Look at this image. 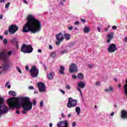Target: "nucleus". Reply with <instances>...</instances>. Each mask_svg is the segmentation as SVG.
<instances>
[{
    "instance_id": "f257e3e1",
    "label": "nucleus",
    "mask_w": 127,
    "mask_h": 127,
    "mask_svg": "<svg viewBox=\"0 0 127 127\" xmlns=\"http://www.w3.org/2000/svg\"><path fill=\"white\" fill-rule=\"evenodd\" d=\"M14 100V104L12 103ZM7 103L9 106L8 110H14L16 109V114L19 115V110L23 108L21 113L23 115H27V112L32 110V102L28 97H14L13 99L9 98L7 100Z\"/></svg>"
},
{
    "instance_id": "f03ea898",
    "label": "nucleus",
    "mask_w": 127,
    "mask_h": 127,
    "mask_svg": "<svg viewBox=\"0 0 127 127\" xmlns=\"http://www.w3.org/2000/svg\"><path fill=\"white\" fill-rule=\"evenodd\" d=\"M27 23L23 28V32L26 33L31 31L32 33H36L41 30V23L35 19L34 16L29 15L27 18Z\"/></svg>"
},
{
    "instance_id": "7ed1b4c3",
    "label": "nucleus",
    "mask_w": 127,
    "mask_h": 127,
    "mask_svg": "<svg viewBox=\"0 0 127 127\" xmlns=\"http://www.w3.org/2000/svg\"><path fill=\"white\" fill-rule=\"evenodd\" d=\"M0 58L4 61V64L2 66L3 70L4 71L9 70L12 66V63L7 60V56L5 54V52H0Z\"/></svg>"
},
{
    "instance_id": "20e7f679",
    "label": "nucleus",
    "mask_w": 127,
    "mask_h": 127,
    "mask_svg": "<svg viewBox=\"0 0 127 127\" xmlns=\"http://www.w3.org/2000/svg\"><path fill=\"white\" fill-rule=\"evenodd\" d=\"M9 112L8 107L4 105V99L0 95V118H1L2 115H5Z\"/></svg>"
},
{
    "instance_id": "39448f33",
    "label": "nucleus",
    "mask_w": 127,
    "mask_h": 127,
    "mask_svg": "<svg viewBox=\"0 0 127 127\" xmlns=\"http://www.w3.org/2000/svg\"><path fill=\"white\" fill-rule=\"evenodd\" d=\"M18 26H16V25L12 24L9 27L8 31H5L4 34L5 35H7L8 32H9L10 34H14L18 30Z\"/></svg>"
},
{
    "instance_id": "423d86ee",
    "label": "nucleus",
    "mask_w": 127,
    "mask_h": 127,
    "mask_svg": "<svg viewBox=\"0 0 127 127\" xmlns=\"http://www.w3.org/2000/svg\"><path fill=\"white\" fill-rule=\"evenodd\" d=\"M21 51L23 53H31L33 51V48L30 45H26L23 44L21 48Z\"/></svg>"
},
{
    "instance_id": "0eeeda50",
    "label": "nucleus",
    "mask_w": 127,
    "mask_h": 127,
    "mask_svg": "<svg viewBox=\"0 0 127 127\" xmlns=\"http://www.w3.org/2000/svg\"><path fill=\"white\" fill-rule=\"evenodd\" d=\"M29 73H30L32 78H36L38 76V74H39V69H37L36 66H33L29 70Z\"/></svg>"
},
{
    "instance_id": "6e6552de",
    "label": "nucleus",
    "mask_w": 127,
    "mask_h": 127,
    "mask_svg": "<svg viewBox=\"0 0 127 127\" xmlns=\"http://www.w3.org/2000/svg\"><path fill=\"white\" fill-rule=\"evenodd\" d=\"M77 100H74L73 98L70 97L68 98V102L67 103V107L69 109L74 108L77 106Z\"/></svg>"
},
{
    "instance_id": "1a4fd4ad",
    "label": "nucleus",
    "mask_w": 127,
    "mask_h": 127,
    "mask_svg": "<svg viewBox=\"0 0 127 127\" xmlns=\"http://www.w3.org/2000/svg\"><path fill=\"white\" fill-rule=\"evenodd\" d=\"M117 49L118 48H117V46H116L115 44H111L108 46L107 51H108L109 53H114Z\"/></svg>"
},
{
    "instance_id": "9d476101",
    "label": "nucleus",
    "mask_w": 127,
    "mask_h": 127,
    "mask_svg": "<svg viewBox=\"0 0 127 127\" xmlns=\"http://www.w3.org/2000/svg\"><path fill=\"white\" fill-rule=\"evenodd\" d=\"M37 85L39 88V91L41 93H44V92H45V90H46V86H45V84L42 82H39L37 83Z\"/></svg>"
},
{
    "instance_id": "9b49d317",
    "label": "nucleus",
    "mask_w": 127,
    "mask_h": 127,
    "mask_svg": "<svg viewBox=\"0 0 127 127\" xmlns=\"http://www.w3.org/2000/svg\"><path fill=\"white\" fill-rule=\"evenodd\" d=\"M68 121L64 120L60 121L59 123L57 124L58 127H69L68 126Z\"/></svg>"
},
{
    "instance_id": "f8f14e48",
    "label": "nucleus",
    "mask_w": 127,
    "mask_h": 127,
    "mask_svg": "<svg viewBox=\"0 0 127 127\" xmlns=\"http://www.w3.org/2000/svg\"><path fill=\"white\" fill-rule=\"evenodd\" d=\"M77 65L75 64H71L69 66V72L71 73H74V72H77Z\"/></svg>"
},
{
    "instance_id": "ddd939ff",
    "label": "nucleus",
    "mask_w": 127,
    "mask_h": 127,
    "mask_svg": "<svg viewBox=\"0 0 127 127\" xmlns=\"http://www.w3.org/2000/svg\"><path fill=\"white\" fill-rule=\"evenodd\" d=\"M56 38L58 41H63L64 40V35L62 33H59L56 35Z\"/></svg>"
},
{
    "instance_id": "4468645a",
    "label": "nucleus",
    "mask_w": 127,
    "mask_h": 127,
    "mask_svg": "<svg viewBox=\"0 0 127 127\" xmlns=\"http://www.w3.org/2000/svg\"><path fill=\"white\" fill-rule=\"evenodd\" d=\"M121 118L127 119V111L126 110H124L121 111Z\"/></svg>"
},
{
    "instance_id": "2eb2a0df",
    "label": "nucleus",
    "mask_w": 127,
    "mask_h": 127,
    "mask_svg": "<svg viewBox=\"0 0 127 127\" xmlns=\"http://www.w3.org/2000/svg\"><path fill=\"white\" fill-rule=\"evenodd\" d=\"M113 37H114V33H111L108 34V35L107 36L108 43H110V42H111V40H112L113 39Z\"/></svg>"
},
{
    "instance_id": "dca6fc26",
    "label": "nucleus",
    "mask_w": 127,
    "mask_h": 127,
    "mask_svg": "<svg viewBox=\"0 0 127 127\" xmlns=\"http://www.w3.org/2000/svg\"><path fill=\"white\" fill-rule=\"evenodd\" d=\"M85 86L86 85L85 84L84 82L82 81H80L78 83V87H79V88H81V89H84Z\"/></svg>"
},
{
    "instance_id": "f3484780",
    "label": "nucleus",
    "mask_w": 127,
    "mask_h": 127,
    "mask_svg": "<svg viewBox=\"0 0 127 127\" xmlns=\"http://www.w3.org/2000/svg\"><path fill=\"white\" fill-rule=\"evenodd\" d=\"M64 38L66 40H70V38L71 37V35L68 33H64Z\"/></svg>"
},
{
    "instance_id": "a211bd4d",
    "label": "nucleus",
    "mask_w": 127,
    "mask_h": 127,
    "mask_svg": "<svg viewBox=\"0 0 127 127\" xmlns=\"http://www.w3.org/2000/svg\"><path fill=\"white\" fill-rule=\"evenodd\" d=\"M54 75V72H52L50 73L48 75V78L49 80H52L53 79V78H54V77L53 76V75Z\"/></svg>"
},
{
    "instance_id": "6ab92c4d",
    "label": "nucleus",
    "mask_w": 127,
    "mask_h": 127,
    "mask_svg": "<svg viewBox=\"0 0 127 127\" xmlns=\"http://www.w3.org/2000/svg\"><path fill=\"white\" fill-rule=\"evenodd\" d=\"M69 52V51L67 49L63 50L60 52V55H64V54H66Z\"/></svg>"
},
{
    "instance_id": "aec40b11",
    "label": "nucleus",
    "mask_w": 127,
    "mask_h": 127,
    "mask_svg": "<svg viewBox=\"0 0 127 127\" xmlns=\"http://www.w3.org/2000/svg\"><path fill=\"white\" fill-rule=\"evenodd\" d=\"M105 92L107 93H110V92H113L114 91V88L113 87L110 86L109 88H106L105 89Z\"/></svg>"
},
{
    "instance_id": "412c9836",
    "label": "nucleus",
    "mask_w": 127,
    "mask_h": 127,
    "mask_svg": "<svg viewBox=\"0 0 127 127\" xmlns=\"http://www.w3.org/2000/svg\"><path fill=\"white\" fill-rule=\"evenodd\" d=\"M8 94L9 95L12 96V97L16 96V93L14 91H9Z\"/></svg>"
},
{
    "instance_id": "4be33fe9",
    "label": "nucleus",
    "mask_w": 127,
    "mask_h": 127,
    "mask_svg": "<svg viewBox=\"0 0 127 127\" xmlns=\"http://www.w3.org/2000/svg\"><path fill=\"white\" fill-rule=\"evenodd\" d=\"M64 70H65V67L63 66H61L60 67V70H59L60 73L62 75H64Z\"/></svg>"
},
{
    "instance_id": "5701e85b",
    "label": "nucleus",
    "mask_w": 127,
    "mask_h": 127,
    "mask_svg": "<svg viewBox=\"0 0 127 127\" xmlns=\"http://www.w3.org/2000/svg\"><path fill=\"white\" fill-rule=\"evenodd\" d=\"M83 32H84V33H89L90 32L89 27H84L83 29Z\"/></svg>"
},
{
    "instance_id": "b1692460",
    "label": "nucleus",
    "mask_w": 127,
    "mask_h": 127,
    "mask_svg": "<svg viewBox=\"0 0 127 127\" xmlns=\"http://www.w3.org/2000/svg\"><path fill=\"white\" fill-rule=\"evenodd\" d=\"M126 84L124 86V89H125L124 93L126 95V96L127 97V79L126 80Z\"/></svg>"
},
{
    "instance_id": "393cba45",
    "label": "nucleus",
    "mask_w": 127,
    "mask_h": 127,
    "mask_svg": "<svg viewBox=\"0 0 127 127\" xmlns=\"http://www.w3.org/2000/svg\"><path fill=\"white\" fill-rule=\"evenodd\" d=\"M75 112L78 115H80V113H81V108H80V107H76Z\"/></svg>"
},
{
    "instance_id": "a878e982",
    "label": "nucleus",
    "mask_w": 127,
    "mask_h": 127,
    "mask_svg": "<svg viewBox=\"0 0 127 127\" xmlns=\"http://www.w3.org/2000/svg\"><path fill=\"white\" fill-rule=\"evenodd\" d=\"M77 77L78 78V79L82 80V79L84 78V75H83L82 73H79L77 75Z\"/></svg>"
},
{
    "instance_id": "bb28decb",
    "label": "nucleus",
    "mask_w": 127,
    "mask_h": 127,
    "mask_svg": "<svg viewBox=\"0 0 127 127\" xmlns=\"http://www.w3.org/2000/svg\"><path fill=\"white\" fill-rule=\"evenodd\" d=\"M56 52H53L51 53V57H52V58H55L56 57Z\"/></svg>"
},
{
    "instance_id": "cd10ccee",
    "label": "nucleus",
    "mask_w": 127,
    "mask_h": 127,
    "mask_svg": "<svg viewBox=\"0 0 127 127\" xmlns=\"http://www.w3.org/2000/svg\"><path fill=\"white\" fill-rule=\"evenodd\" d=\"M16 69L20 74H22V71H21V69H20V67H19V66H16Z\"/></svg>"
},
{
    "instance_id": "c85d7f7f",
    "label": "nucleus",
    "mask_w": 127,
    "mask_h": 127,
    "mask_svg": "<svg viewBox=\"0 0 127 127\" xmlns=\"http://www.w3.org/2000/svg\"><path fill=\"white\" fill-rule=\"evenodd\" d=\"M9 5H10V2H8L5 5V8H8Z\"/></svg>"
},
{
    "instance_id": "c756f323",
    "label": "nucleus",
    "mask_w": 127,
    "mask_h": 127,
    "mask_svg": "<svg viewBox=\"0 0 127 127\" xmlns=\"http://www.w3.org/2000/svg\"><path fill=\"white\" fill-rule=\"evenodd\" d=\"M77 90H78V91L80 93L81 97H83V94H82V91L81 90V89H80L79 87H77Z\"/></svg>"
},
{
    "instance_id": "7c9ffc66",
    "label": "nucleus",
    "mask_w": 127,
    "mask_h": 127,
    "mask_svg": "<svg viewBox=\"0 0 127 127\" xmlns=\"http://www.w3.org/2000/svg\"><path fill=\"white\" fill-rule=\"evenodd\" d=\"M32 105H33V106H36V105L37 104V102H36V100H33V102H32Z\"/></svg>"
},
{
    "instance_id": "2f4dec72",
    "label": "nucleus",
    "mask_w": 127,
    "mask_h": 127,
    "mask_svg": "<svg viewBox=\"0 0 127 127\" xmlns=\"http://www.w3.org/2000/svg\"><path fill=\"white\" fill-rule=\"evenodd\" d=\"M61 42H63V41H58L56 42V45H60V43H61Z\"/></svg>"
},
{
    "instance_id": "473e14b6",
    "label": "nucleus",
    "mask_w": 127,
    "mask_h": 127,
    "mask_svg": "<svg viewBox=\"0 0 127 127\" xmlns=\"http://www.w3.org/2000/svg\"><path fill=\"white\" fill-rule=\"evenodd\" d=\"M101 29H102V26L97 27V30L98 32H101Z\"/></svg>"
},
{
    "instance_id": "72a5a7b5",
    "label": "nucleus",
    "mask_w": 127,
    "mask_h": 127,
    "mask_svg": "<svg viewBox=\"0 0 127 127\" xmlns=\"http://www.w3.org/2000/svg\"><path fill=\"white\" fill-rule=\"evenodd\" d=\"M43 105H44V103H43V101H41L40 103V106L41 107V108H43Z\"/></svg>"
},
{
    "instance_id": "f704fd0d",
    "label": "nucleus",
    "mask_w": 127,
    "mask_h": 127,
    "mask_svg": "<svg viewBox=\"0 0 127 127\" xmlns=\"http://www.w3.org/2000/svg\"><path fill=\"white\" fill-rule=\"evenodd\" d=\"M65 88L67 90H70L71 89V86L69 85H66Z\"/></svg>"
},
{
    "instance_id": "c9c22d12",
    "label": "nucleus",
    "mask_w": 127,
    "mask_h": 127,
    "mask_svg": "<svg viewBox=\"0 0 127 127\" xmlns=\"http://www.w3.org/2000/svg\"><path fill=\"white\" fill-rule=\"evenodd\" d=\"M74 24H75V25H79V24H80V22H79L78 21H75L74 22Z\"/></svg>"
},
{
    "instance_id": "e433bc0d",
    "label": "nucleus",
    "mask_w": 127,
    "mask_h": 127,
    "mask_svg": "<svg viewBox=\"0 0 127 127\" xmlns=\"http://www.w3.org/2000/svg\"><path fill=\"white\" fill-rule=\"evenodd\" d=\"M96 86H97L98 87H100V86H101V82H97L95 83Z\"/></svg>"
},
{
    "instance_id": "4c0bfd02",
    "label": "nucleus",
    "mask_w": 127,
    "mask_h": 127,
    "mask_svg": "<svg viewBox=\"0 0 127 127\" xmlns=\"http://www.w3.org/2000/svg\"><path fill=\"white\" fill-rule=\"evenodd\" d=\"M3 42L4 43V44H7V40L6 39H4L3 40Z\"/></svg>"
},
{
    "instance_id": "58836bf2",
    "label": "nucleus",
    "mask_w": 127,
    "mask_h": 127,
    "mask_svg": "<svg viewBox=\"0 0 127 127\" xmlns=\"http://www.w3.org/2000/svg\"><path fill=\"white\" fill-rule=\"evenodd\" d=\"M77 125V123L75 122H73L72 124V127H75Z\"/></svg>"
},
{
    "instance_id": "ea45409f",
    "label": "nucleus",
    "mask_w": 127,
    "mask_h": 127,
    "mask_svg": "<svg viewBox=\"0 0 127 127\" xmlns=\"http://www.w3.org/2000/svg\"><path fill=\"white\" fill-rule=\"evenodd\" d=\"M12 54V52L11 51H10L9 52H8L7 55L8 56H10V55H11Z\"/></svg>"
},
{
    "instance_id": "a19ab883",
    "label": "nucleus",
    "mask_w": 127,
    "mask_h": 127,
    "mask_svg": "<svg viewBox=\"0 0 127 127\" xmlns=\"http://www.w3.org/2000/svg\"><path fill=\"white\" fill-rule=\"evenodd\" d=\"M60 92L62 93L63 95H65V91L64 90L61 89Z\"/></svg>"
},
{
    "instance_id": "79ce46f5",
    "label": "nucleus",
    "mask_w": 127,
    "mask_h": 127,
    "mask_svg": "<svg viewBox=\"0 0 127 127\" xmlns=\"http://www.w3.org/2000/svg\"><path fill=\"white\" fill-rule=\"evenodd\" d=\"M29 90H34V87L32 86H29Z\"/></svg>"
},
{
    "instance_id": "37998d69",
    "label": "nucleus",
    "mask_w": 127,
    "mask_h": 127,
    "mask_svg": "<svg viewBox=\"0 0 127 127\" xmlns=\"http://www.w3.org/2000/svg\"><path fill=\"white\" fill-rule=\"evenodd\" d=\"M72 79H77V76L73 74L72 75Z\"/></svg>"
},
{
    "instance_id": "c03bdc74",
    "label": "nucleus",
    "mask_w": 127,
    "mask_h": 127,
    "mask_svg": "<svg viewBox=\"0 0 127 127\" xmlns=\"http://www.w3.org/2000/svg\"><path fill=\"white\" fill-rule=\"evenodd\" d=\"M25 69L27 71H28L29 70V67L28 66V65H27V66H25Z\"/></svg>"
},
{
    "instance_id": "a18cd8bd",
    "label": "nucleus",
    "mask_w": 127,
    "mask_h": 127,
    "mask_svg": "<svg viewBox=\"0 0 127 127\" xmlns=\"http://www.w3.org/2000/svg\"><path fill=\"white\" fill-rule=\"evenodd\" d=\"M124 42H127V36L124 38Z\"/></svg>"
},
{
    "instance_id": "49530a36",
    "label": "nucleus",
    "mask_w": 127,
    "mask_h": 127,
    "mask_svg": "<svg viewBox=\"0 0 127 127\" xmlns=\"http://www.w3.org/2000/svg\"><path fill=\"white\" fill-rule=\"evenodd\" d=\"M68 30H73V27L71 26L68 28Z\"/></svg>"
},
{
    "instance_id": "de8ad7c7",
    "label": "nucleus",
    "mask_w": 127,
    "mask_h": 127,
    "mask_svg": "<svg viewBox=\"0 0 127 127\" xmlns=\"http://www.w3.org/2000/svg\"><path fill=\"white\" fill-rule=\"evenodd\" d=\"M114 115H115V112H112V113L110 114V117H114Z\"/></svg>"
},
{
    "instance_id": "09e8293b",
    "label": "nucleus",
    "mask_w": 127,
    "mask_h": 127,
    "mask_svg": "<svg viewBox=\"0 0 127 127\" xmlns=\"http://www.w3.org/2000/svg\"><path fill=\"white\" fill-rule=\"evenodd\" d=\"M2 17H3V15L0 14V19H2Z\"/></svg>"
},
{
    "instance_id": "8fccbe9b",
    "label": "nucleus",
    "mask_w": 127,
    "mask_h": 127,
    "mask_svg": "<svg viewBox=\"0 0 127 127\" xmlns=\"http://www.w3.org/2000/svg\"><path fill=\"white\" fill-rule=\"evenodd\" d=\"M112 28H113V29L116 30V29H117V27H116V26H113L112 27Z\"/></svg>"
},
{
    "instance_id": "3c124183",
    "label": "nucleus",
    "mask_w": 127,
    "mask_h": 127,
    "mask_svg": "<svg viewBox=\"0 0 127 127\" xmlns=\"http://www.w3.org/2000/svg\"><path fill=\"white\" fill-rule=\"evenodd\" d=\"M49 48V49H53V47L52 45H50Z\"/></svg>"
},
{
    "instance_id": "603ef678",
    "label": "nucleus",
    "mask_w": 127,
    "mask_h": 127,
    "mask_svg": "<svg viewBox=\"0 0 127 127\" xmlns=\"http://www.w3.org/2000/svg\"><path fill=\"white\" fill-rule=\"evenodd\" d=\"M8 84H9V81H7V82L6 83V84H5V87H6V86L8 85Z\"/></svg>"
},
{
    "instance_id": "864d4df0",
    "label": "nucleus",
    "mask_w": 127,
    "mask_h": 127,
    "mask_svg": "<svg viewBox=\"0 0 127 127\" xmlns=\"http://www.w3.org/2000/svg\"><path fill=\"white\" fill-rule=\"evenodd\" d=\"M38 52H39V53H41V52H42V51L41 49H38Z\"/></svg>"
},
{
    "instance_id": "5fc2aeb1",
    "label": "nucleus",
    "mask_w": 127,
    "mask_h": 127,
    "mask_svg": "<svg viewBox=\"0 0 127 127\" xmlns=\"http://www.w3.org/2000/svg\"><path fill=\"white\" fill-rule=\"evenodd\" d=\"M23 1L24 3L27 4V1L26 0H23Z\"/></svg>"
},
{
    "instance_id": "6e6d98bb",
    "label": "nucleus",
    "mask_w": 127,
    "mask_h": 127,
    "mask_svg": "<svg viewBox=\"0 0 127 127\" xmlns=\"http://www.w3.org/2000/svg\"><path fill=\"white\" fill-rule=\"evenodd\" d=\"M49 127H53V124H52V123H50V124H49Z\"/></svg>"
},
{
    "instance_id": "4d7b16f0",
    "label": "nucleus",
    "mask_w": 127,
    "mask_h": 127,
    "mask_svg": "<svg viewBox=\"0 0 127 127\" xmlns=\"http://www.w3.org/2000/svg\"><path fill=\"white\" fill-rule=\"evenodd\" d=\"M5 0H0V2H5Z\"/></svg>"
},
{
    "instance_id": "13d9d810",
    "label": "nucleus",
    "mask_w": 127,
    "mask_h": 127,
    "mask_svg": "<svg viewBox=\"0 0 127 127\" xmlns=\"http://www.w3.org/2000/svg\"><path fill=\"white\" fill-rule=\"evenodd\" d=\"M114 106V108H115V109H117V108L118 107V106L116 104H115Z\"/></svg>"
},
{
    "instance_id": "bf43d9fd",
    "label": "nucleus",
    "mask_w": 127,
    "mask_h": 127,
    "mask_svg": "<svg viewBox=\"0 0 127 127\" xmlns=\"http://www.w3.org/2000/svg\"><path fill=\"white\" fill-rule=\"evenodd\" d=\"M60 4H61L62 5H64V2H63L61 1V2H60Z\"/></svg>"
},
{
    "instance_id": "052dcab7",
    "label": "nucleus",
    "mask_w": 127,
    "mask_h": 127,
    "mask_svg": "<svg viewBox=\"0 0 127 127\" xmlns=\"http://www.w3.org/2000/svg\"><path fill=\"white\" fill-rule=\"evenodd\" d=\"M81 21H82V22H85L86 21V20L84 19H81Z\"/></svg>"
},
{
    "instance_id": "680f3d73",
    "label": "nucleus",
    "mask_w": 127,
    "mask_h": 127,
    "mask_svg": "<svg viewBox=\"0 0 127 127\" xmlns=\"http://www.w3.org/2000/svg\"><path fill=\"white\" fill-rule=\"evenodd\" d=\"M61 115H62V117L63 118H65V115H64V114L63 113H62Z\"/></svg>"
},
{
    "instance_id": "e2e57ef3",
    "label": "nucleus",
    "mask_w": 127,
    "mask_h": 127,
    "mask_svg": "<svg viewBox=\"0 0 127 127\" xmlns=\"http://www.w3.org/2000/svg\"><path fill=\"white\" fill-rule=\"evenodd\" d=\"M114 81H115V82H118V78H114Z\"/></svg>"
},
{
    "instance_id": "0e129e2a",
    "label": "nucleus",
    "mask_w": 127,
    "mask_h": 127,
    "mask_svg": "<svg viewBox=\"0 0 127 127\" xmlns=\"http://www.w3.org/2000/svg\"><path fill=\"white\" fill-rule=\"evenodd\" d=\"M37 93V90H36V89H35V90H34V94H36Z\"/></svg>"
},
{
    "instance_id": "69168bd1",
    "label": "nucleus",
    "mask_w": 127,
    "mask_h": 127,
    "mask_svg": "<svg viewBox=\"0 0 127 127\" xmlns=\"http://www.w3.org/2000/svg\"><path fill=\"white\" fill-rule=\"evenodd\" d=\"M0 39H3V37L2 36H0Z\"/></svg>"
},
{
    "instance_id": "338daca9",
    "label": "nucleus",
    "mask_w": 127,
    "mask_h": 127,
    "mask_svg": "<svg viewBox=\"0 0 127 127\" xmlns=\"http://www.w3.org/2000/svg\"><path fill=\"white\" fill-rule=\"evenodd\" d=\"M67 117H68V118H70V117H71V114H68Z\"/></svg>"
},
{
    "instance_id": "774afa93",
    "label": "nucleus",
    "mask_w": 127,
    "mask_h": 127,
    "mask_svg": "<svg viewBox=\"0 0 127 127\" xmlns=\"http://www.w3.org/2000/svg\"><path fill=\"white\" fill-rule=\"evenodd\" d=\"M10 87H11L10 85H8L7 89H10Z\"/></svg>"
}]
</instances>
